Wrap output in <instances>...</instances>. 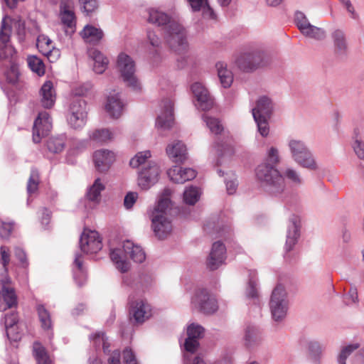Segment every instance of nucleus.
<instances>
[{
	"label": "nucleus",
	"mask_w": 364,
	"mask_h": 364,
	"mask_svg": "<svg viewBox=\"0 0 364 364\" xmlns=\"http://www.w3.org/2000/svg\"><path fill=\"white\" fill-rule=\"evenodd\" d=\"M279 148L268 146L265 151L264 162L256 169V177L261 183L266 192L272 196L280 195L285 188L284 176L280 173L276 166L281 162Z\"/></svg>",
	"instance_id": "1"
},
{
	"label": "nucleus",
	"mask_w": 364,
	"mask_h": 364,
	"mask_svg": "<svg viewBox=\"0 0 364 364\" xmlns=\"http://www.w3.org/2000/svg\"><path fill=\"white\" fill-rule=\"evenodd\" d=\"M148 21L159 26L167 25L165 39L170 48L178 53H183L188 47L184 28L178 22L171 21L166 13L156 9H148Z\"/></svg>",
	"instance_id": "2"
},
{
	"label": "nucleus",
	"mask_w": 364,
	"mask_h": 364,
	"mask_svg": "<svg viewBox=\"0 0 364 364\" xmlns=\"http://www.w3.org/2000/svg\"><path fill=\"white\" fill-rule=\"evenodd\" d=\"M171 194L170 189L164 190L151 215L153 230L155 235L160 240L169 235L173 229L171 221L168 216V211L171 206Z\"/></svg>",
	"instance_id": "3"
},
{
	"label": "nucleus",
	"mask_w": 364,
	"mask_h": 364,
	"mask_svg": "<svg viewBox=\"0 0 364 364\" xmlns=\"http://www.w3.org/2000/svg\"><path fill=\"white\" fill-rule=\"evenodd\" d=\"M11 27L7 23L6 18H4L1 22L0 31V59L6 60L5 66L8 69L5 71V76L10 83H15L18 78L19 72L16 60V51L9 43Z\"/></svg>",
	"instance_id": "4"
},
{
	"label": "nucleus",
	"mask_w": 364,
	"mask_h": 364,
	"mask_svg": "<svg viewBox=\"0 0 364 364\" xmlns=\"http://www.w3.org/2000/svg\"><path fill=\"white\" fill-rule=\"evenodd\" d=\"M127 256L137 263H141L146 259L145 252L141 246L130 240L124 241L122 247L113 249L110 252L112 262L116 269L122 273L128 272L130 268V264L127 259Z\"/></svg>",
	"instance_id": "5"
},
{
	"label": "nucleus",
	"mask_w": 364,
	"mask_h": 364,
	"mask_svg": "<svg viewBox=\"0 0 364 364\" xmlns=\"http://www.w3.org/2000/svg\"><path fill=\"white\" fill-rule=\"evenodd\" d=\"M287 146L292 160L299 166L309 171H317L319 164L306 144L300 139H290Z\"/></svg>",
	"instance_id": "6"
},
{
	"label": "nucleus",
	"mask_w": 364,
	"mask_h": 364,
	"mask_svg": "<svg viewBox=\"0 0 364 364\" xmlns=\"http://www.w3.org/2000/svg\"><path fill=\"white\" fill-rule=\"evenodd\" d=\"M117 68L125 85L132 91L139 92L142 85L136 75V65L133 59L124 53L118 55Z\"/></svg>",
	"instance_id": "7"
},
{
	"label": "nucleus",
	"mask_w": 364,
	"mask_h": 364,
	"mask_svg": "<svg viewBox=\"0 0 364 364\" xmlns=\"http://www.w3.org/2000/svg\"><path fill=\"white\" fill-rule=\"evenodd\" d=\"M269 309L272 319L276 322L283 321L289 309L288 294L285 287L282 284L277 285L273 289L269 299Z\"/></svg>",
	"instance_id": "8"
},
{
	"label": "nucleus",
	"mask_w": 364,
	"mask_h": 364,
	"mask_svg": "<svg viewBox=\"0 0 364 364\" xmlns=\"http://www.w3.org/2000/svg\"><path fill=\"white\" fill-rule=\"evenodd\" d=\"M238 67L246 72L254 70L267 63V53L260 49L245 52L237 58Z\"/></svg>",
	"instance_id": "9"
},
{
	"label": "nucleus",
	"mask_w": 364,
	"mask_h": 364,
	"mask_svg": "<svg viewBox=\"0 0 364 364\" xmlns=\"http://www.w3.org/2000/svg\"><path fill=\"white\" fill-rule=\"evenodd\" d=\"M161 173V166L157 162L149 161L138 173V186L142 190L149 189L158 182Z\"/></svg>",
	"instance_id": "10"
},
{
	"label": "nucleus",
	"mask_w": 364,
	"mask_h": 364,
	"mask_svg": "<svg viewBox=\"0 0 364 364\" xmlns=\"http://www.w3.org/2000/svg\"><path fill=\"white\" fill-rule=\"evenodd\" d=\"M86 102L81 98L73 100L68 111V121L75 129H81L86 123Z\"/></svg>",
	"instance_id": "11"
},
{
	"label": "nucleus",
	"mask_w": 364,
	"mask_h": 364,
	"mask_svg": "<svg viewBox=\"0 0 364 364\" xmlns=\"http://www.w3.org/2000/svg\"><path fill=\"white\" fill-rule=\"evenodd\" d=\"M191 305L194 309L206 314H213L218 309L215 297L210 295L205 289L196 291L191 299Z\"/></svg>",
	"instance_id": "12"
},
{
	"label": "nucleus",
	"mask_w": 364,
	"mask_h": 364,
	"mask_svg": "<svg viewBox=\"0 0 364 364\" xmlns=\"http://www.w3.org/2000/svg\"><path fill=\"white\" fill-rule=\"evenodd\" d=\"M301 217L295 213H291L287 222L286 242L284 249L291 251L297 243L301 235Z\"/></svg>",
	"instance_id": "13"
},
{
	"label": "nucleus",
	"mask_w": 364,
	"mask_h": 364,
	"mask_svg": "<svg viewBox=\"0 0 364 364\" xmlns=\"http://www.w3.org/2000/svg\"><path fill=\"white\" fill-rule=\"evenodd\" d=\"M191 89L196 100V106L198 109L208 111L213 107V98L202 82L193 83Z\"/></svg>",
	"instance_id": "14"
},
{
	"label": "nucleus",
	"mask_w": 364,
	"mask_h": 364,
	"mask_svg": "<svg viewBox=\"0 0 364 364\" xmlns=\"http://www.w3.org/2000/svg\"><path fill=\"white\" fill-rule=\"evenodd\" d=\"M80 246L82 252L95 254L102 247V240L97 231L85 229L81 235Z\"/></svg>",
	"instance_id": "15"
},
{
	"label": "nucleus",
	"mask_w": 364,
	"mask_h": 364,
	"mask_svg": "<svg viewBox=\"0 0 364 364\" xmlns=\"http://www.w3.org/2000/svg\"><path fill=\"white\" fill-rule=\"evenodd\" d=\"M52 129V121L48 112L44 111L38 114L33 128V141L39 143L47 136Z\"/></svg>",
	"instance_id": "16"
},
{
	"label": "nucleus",
	"mask_w": 364,
	"mask_h": 364,
	"mask_svg": "<svg viewBox=\"0 0 364 364\" xmlns=\"http://www.w3.org/2000/svg\"><path fill=\"white\" fill-rule=\"evenodd\" d=\"M1 299L5 304L2 307L0 306V311L12 308L17 304L16 293L7 275L3 277L0 280V300Z\"/></svg>",
	"instance_id": "17"
},
{
	"label": "nucleus",
	"mask_w": 364,
	"mask_h": 364,
	"mask_svg": "<svg viewBox=\"0 0 364 364\" xmlns=\"http://www.w3.org/2000/svg\"><path fill=\"white\" fill-rule=\"evenodd\" d=\"M129 314L136 323H141L151 316V306L146 301L136 299L129 302Z\"/></svg>",
	"instance_id": "18"
},
{
	"label": "nucleus",
	"mask_w": 364,
	"mask_h": 364,
	"mask_svg": "<svg viewBox=\"0 0 364 364\" xmlns=\"http://www.w3.org/2000/svg\"><path fill=\"white\" fill-rule=\"evenodd\" d=\"M161 107V111L157 117L156 126L163 129H170L174 121L173 100L170 98L164 100Z\"/></svg>",
	"instance_id": "19"
},
{
	"label": "nucleus",
	"mask_w": 364,
	"mask_h": 364,
	"mask_svg": "<svg viewBox=\"0 0 364 364\" xmlns=\"http://www.w3.org/2000/svg\"><path fill=\"white\" fill-rule=\"evenodd\" d=\"M125 105L121 99L119 92L113 90L107 96L105 104V110L109 116L113 119L119 118L124 110Z\"/></svg>",
	"instance_id": "20"
},
{
	"label": "nucleus",
	"mask_w": 364,
	"mask_h": 364,
	"mask_svg": "<svg viewBox=\"0 0 364 364\" xmlns=\"http://www.w3.org/2000/svg\"><path fill=\"white\" fill-rule=\"evenodd\" d=\"M36 46L39 51L51 63L55 62L60 56V50L55 48L53 41L45 35L38 37Z\"/></svg>",
	"instance_id": "21"
},
{
	"label": "nucleus",
	"mask_w": 364,
	"mask_h": 364,
	"mask_svg": "<svg viewBox=\"0 0 364 364\" xmlns=\"http://www.w3.org/2000/svg\"><path fill=\"white\" fill-rule=\"evenodd\" d=\"M226 249L220 242H215L213 244L210 252L207 259V266L211 269H218L226 258Z\"/></svg>",
	"instance_id": "22"
},
{
	"label": "nucleus",
	"mask_w": 364,
	"mask_h": 364,
	"mask_svg": "<svg viewBox=\"0 0 364 364\" xmlns=\"http://www.w3.org/2000/svg\"><path fill=\"white\" fill-rule=\"evenodd\" d=\"M274 109V103L272 100L263 95L258 98L255 107L252 109L253 118H271Z\"/></svg>",
	"instance_id": "23"
},
{
	"label": "nucleus",
	"mask_w": 364,
	"mask_h": 364,
	"mask_svg": "<svg viewBox=\"0 0 364 364\" xmlns=\"http://www.w3.org/2000/svg\"><path fill=\"white\" fill-rule=\"evenodd\" d=\"M93 161L98 171L106 172L115 161V154L107 149L97 150L94 153Z\"/></svg>",
	"instance_id": "24"
},
{
	"label": "nucleus",
	"mask_w": 364,
	"mask_h": 364,
	"mask_svg": "<svg viewBox=\"0 0 364 364\" xmlns=\"http://www.w3.org/2000/svg\"><path fill=\"white\" fill-rule=\"evenodd\" d=\"M167 174L171 181L176 183H184L193 179L196 176L195 170L190 168H182L174 166L169 168Z\"/></svg>",
	"instance_id": "25"
},
{
	"label": "nucleus",
	"mask_w": 364,
	"mask_h": 364,
	"mask_svg": "<svg viewBox=\"0 0 364 364\" xmlns=\"http://www.w3.org/2000/svg\"><path fill=\"white\" fill-rule=\"evenodd\" d=\"M168 157L175 163H182L187 159V149L181 141H174L168 144L166 148Z\"/></svg>",
	"instance_id": "26"
},
{
	"label": "nucleus",
	"mask_w": 364,
	"mask_h": 364,
	"mask_svg": "<svg viewBox=\"0 0 364 364\" xmlns=\"http://www.w3.org/2000/svg\"><path fill=\"white\" fill-rule=\"evenodd\" d=\"M40 102L46 109L53 107L56 100V92L51 81H46L39 91Z\"/></svg>",
	"instance_id": "27"
},
{
	"label": "nucleus",
	"mask_w": 364,
	"mask_h": 364,
	"mask_svg": "<svg viewBox=\"0 0 364 364\" xmlns=\"http://www.w3.org/2000/svg\"><path fill=\"white\" fill-rule=\"evenodd\" d=\"M60 17L61 22L68 28L75 26V16L72 0H61L60 6Z\"/></svg>",
	"instance_id": "28"
},
{
	"label": "nucleus",
	"mask_w": 364,
	"mask_h": 364,
	"mask_svg": "<svg viewBox=\"0 0 364 364\" xmlns=\"http://www.w3.org/2000/svg\"><path fill=\"white\" fill-rule=\"evenodd\" d=\"M80 34L86 43L93 45L99 43L104 36L102 30L92 25H86Z\"/></svg>",
	"instance_id": "29"
},
{
	"label": "nucleus",
	"mask_w": 364,
	"mask_h": 364,
	"mask_svg": "<svg viewBox=\"0 0 364 364\" xmlns=\"http://www.w3.org/2000/svg\"><path fill=\"white\" fill-rule=\"evenodd\" d=\"M89 57L93 60V70L97 74L103 73L107 68L108 59L98 50L92 48L88 51Z\"/></svg>",
	"instance_id": "30"
},
{
	"label": "nucleus",
	"mask_w": 364,
	"mask_h": 364,
	"mask_svg": "<svg viewBox=\"0 0 364 364\" xmlns=\"http://www.w3.org/2000/svg\"><path fill=\"white\" fill-rule=\"evenodd\" d=\"M215 68L222 87L229 88L233 82L232 71L228 68L227 64L223 62H218L215 64Z\"/></svg>",
	"instance_id": "31"
},
{
	"label": "nucleus",
	"mask_w": 364,
	"mask_h": 364,
	"mask_svg": "<svg viewBox=\"0 0 364 364\" xmlns=\"http://www.w3.org/2000/svg\"><path fill=\"white\" fill-rule=\"evenodd\" d=\"M193 11H201L204 18L213 19L215 13L208 3V0H188Z\"/></svg>",
	"instance_id": "32"
},
{
	"label": "nucleus",
	"mask_w": 364,
	"mask_h": 364,
	"mask_svg": "<svg viewBox=\"0 0 364 364\" xmlns=\"http://www.w3.org/2000/svg\"><path fill=\"white\" fill-rule=\"evenodd\" d=\"M105 188V186L102 180L100 178H96L87 192V200L95 204H98L101 200V192Z\"/></svg>",
	"instance_id": "33"
},
{
	"label": "nucleus",
	"mask_w": 364,
	"mask_h": 364,
	"mask_svg": "<svg viewBox=\"0 0 364 364\" xmlns=\"http://www.w3.org/2000/svg\"><path fill=\"white\" fill-rule=\"evenodd\" d=\"M331 38L336 52L338 54L345 53L347 50L348 45L343 31L339 29L335 30L331 33Z\"/></svg>",
	"instance_id": "34"
},
{
	"label": "nucleus",
	"mask_w": 364,
	"mask_h": 364,
	"mask_svg": "<svg viewBox=\"0 0 364 364\" xmlns=\"http://www.w3.org/2000/svg\"><path fill=\"white\" fill-rule=\"evenodd\" d=\"M308 358L314 364H319L323 348L321 345L315 341H311L308 343Z\"/></svg>",
	"instance_id": "35"
},
{
	"label": "nucleus",
	"mask_w": 364,
	"mask_h": 364,
	"mask_svg": "<svg viewBox=\"0 0 364 364\" xmlns=\"http://www.w3.org/2000/svg\"><path fill=\"white\" fill-rule=\"evenodd\" d=\"M245 345L251 348L259 343L261 339L257 328L252 326H247L245 330Z\"/></svg>",
	"instance_id": "36"
},
{
	"label": "nucleus",
	"mask_w": 364,
	"mask_h": 364,
	"mask_svg": "<svg viewBox=\"0 0 364 364\" xmlns=\"http://www.w3.org/2000/svg\"><path fill=\"white\" fill-rule=\"evenodd\" d=\"M354 138V151L360 159H364V127H359L355 130Z\"/></svg>",
	"instance_id": "37"
},
{
	"label": "nucleus",
	"mask_w": 364,
	"mask_h": 364,
	"mask_svg": "<svg viewBox=\"0 0 364 364\" xmlns=\"http://www.w3.org/2000/svg\"><path fill=\"white\" fill-rule=\"evenodd\" d=\"M33 355L38 364H53L46 348L38 342L33 343Z\"/></svg>",
	"instance_id": "38"
},
{
	"label": "nucleus",
	"mask_w": 364,
	"mask_h": 364,
	"mask_svg": "<svg viewBox=\"0 0 364 364\" xmlns=\"http://www.w3.org/2000/svg\"><path fill=\"white\" fill-rule=\"evenodd\" d=\"M301 33L309 38L316 41H322L326 37V32L324 29L310 24Z\"/></svg>",
	"instance_id": "39"
},
{
	"label": "nucleus",
	"mask_w": 364,
	"mask_h": 364,
	"mask_svg": "<svg viewBox=\"0 0 364 364\" xmlns=\"http://www.w3.org/2000/svg\"><path fill=\"white\" fill-rule=\"evenodd\" d=\"M215 154L219 157L230 156L234 154V148L230 141L216 142L213 146Z\"/></svg>",
	"instance_id": "40"
},
{
	"label": "nucleus",
	"mask_w": 364,
	"mask_h": 364,
	"mask_svg": "<svg viewBox=\"0 0 364 364\" xmlns=\"http://www.w3.org/2000/svg\"><path fill=\"white\" fill-rule=\"evenodd\" d=\"M114 134L108 129H96L93 131L90 137L97 142H107L114 138Z\"/></svg>",
	"instance_id": "41"
},
{
	"label": "nucleus",
	"mask_w": 364,
	"mask_h": 364,
	"mask_svg": "<svg viewBox=\"0 0 364 364\" xmlns=\"http://www.w3.org/2000/svg\"><path fill=\"white\" fill-rule=\"evenodd\" d=\"M151 157V153L149 150L139 151L136 153L131 159L129 161L130 166L134 168H139L140 166L144 165L145 166L146 164V161Z\"/></svg>",
	"instance_id": "42"
},
{
	"label": "nucleus",
	"mask_w": 364,
	"mask_h": 364,
	"mask_svg": "<svg viewBox=\"0 0 364 364\" xmlns=\"http://www.w3.org/2000/svg\"><path fill=\"white\" fill-rule=\"evenodd\" d=\"M37 311L41 327L45 330L51 328L52 321L48 311L43 306L39 305L37 307Z\"/></svg>",
	"instance_id": "43"
},
{
	"label": "nucleus",
	"mask_w": 364,
	"mask_h": 364,
	"mask_svg": "<svg viewBox=\"0 0 364 364\" xmlns=\"http://www.w3.org/2000/svg\"><path fill=\"white\" fill-rule=\"evenodd\" d=\"M27 63L31 70L39 76L44 75L45 66L41 59L35 55L28 56Z\"/></svg>",
	"instance_id": "44"
},
{
	"label": "nucleus",
	"mask_w": 364,
	"mask_h": 364,
	"mask_svg": "<svg viewBox=\"0 0 364 364\" xmlns=\"http://www.w3.org/2000/svg\"><path fill=\"white\" fill-rule=\"evenodd\" d=\"M200 191L196 187L191 186L183 193V200L186 204L194 205L200 198Z\"/></svg>",
	"instance_id": "45"
},
{
	"label": "nucleus",
	"mask_w": 364,
	"mask_h": 364,
	"mask_svg": "<svg viewBox=\"0 0 364 364\" xmlns=\"http://www.w3.org/2000/svg\"><path fill=\"white\" fill-rule=\"evenodd\" d=\"M284 176L294 186H300L304 182L300 173L293 168H287L284 172Z\"/></svg>",
	"instance_id": "46"
},
{
	"label": "nucleus",
	"mask_w": 364,
	"mask_h": 364,
	"mask_svg": "<svg viewBox=\"0 0 364 364\" xmlns=\"http://www.w3.org/2000/svg\"><path fill=\"white\" fill-rule=\"evenodd\" d=\"M48 150L53 153H60L65 148V139L63 136L52 137L47 142Z\"/></svg>",
	"instance_id": "47"
},
{
	"label": "nucleus",
	"mask_w": 364,
	"mask_h": 364,
	"mask_svg": "<svg viewBox=\"0 0 364 364\" xmlns=\"http://www.w3.org/2000/svg\"><path fill=\"white\" fill-rule=\"evenodd\" d=\"M358 347L359 345L357 343L350 344L343 347L337 355V364H346L347 358L351 355V353L353 351L358 349Z\"/></svg>",
	"instance_id": "48"
},
{
	"label": "nucleus",
	"mask_w": 364,
	"mask_h": 364,
	"mask_svg": "<svg viewBox=\"0 0 364 364\" xmlns=\"http://www.w3.org/2000/svg\"><path fill=\"white\" fill-rule=\"evenodd\" d=\"M203 119L212 133L219 134L223 131V127L218 119L207 115H203Z\"/></svg>",
	"instance_id": "49"
},
{
	"label": "nucleus",
	"mask_w": 364,
	"mask_h": 364,
	"mask_svg": "<svg viewBox=\"0 0 364 364\" xmlns=\"http://www.w3.org/2000/svg\"><path fill=\"white\" fill-rule=\"evenodd\" d=\"M39 174L36 169L33 168L28 181L27 191L29 195L34 193L38 188Z\"/></svg>",
	"instance_id": "50"
},
{
	"label": "nucleus",
	"mask_w": 364,
	"mask_h": 364,
	"mask_svg": "<svg viewBox=\"0 0 364 364\" xmlns=\"http://www.w3.org/2000/svg\"><path fill=\"white\" fill-rule=\"evenodd\" d=\"M270 118H254L255 122L257 124V130L260 135L263 137L268 136L269 134V120Z\"/></svg>",
	"instance_id": "51"
},
{
	"label": "nucleus",
	"mask_w": 364,
	"mask_h": 364,
	"mask_svg": "<svg viewBox=\"0 0 364 364\" xmlns=\"http://www.w3.org/2000/svg\"><path fill=\"white\" fill-rule=\"evenodd\" d=\"M246 295L248 298L255 299L257 297V281L255 279V272H251L250 273V279L246 290Z\"/></svg>",
	"instance_id": "52"
},
{
	"label": "nucleus",
	"mask_w": 364,
	"mask_h": 364,
	"mask_svg": "<svg viewBox=\"0 0 364 364\" xmlns=\"http://www.w3.org/2000/svg\"><path fill=\"white\" fill-rule=\"evenodd\" d=\"M187 334L188 336L198 340L203 336L204 328L200 325L192 323L188 327Z\"/></svg>",
	"instance_id": "53"
},
{
	"label": "nucleus",
	"mask_w": 364,
	"mask_h": 364,
	"mask_svg": "<svg viewBox=\"0 0 364 364\" xmlns=\"http://www.w3.org/2000/svg\"><path fill=\"white\" fill-rule=\"evenodd\" d=\"M10 250L6 246L0 247V262L3 265V269L5 272H7V266L10 262Z\"/></svg>",
	"instance_id": "54"
},
{
	"label": "nucleus",
	"mask_w": 364,
	"mask_h": 364,
	"mask_svg": "<svg viewBox=\"0 0 364 364\" xmlns=\"http://www.w3.org/2000/svg\"><path fill=\"white\" fill-rule=\"evenodd\" d=\"M81 9L87 15L95 11L97 8L96 0H79Z\"/></svg>",
	"instance_id": "55"
},
{
	"label": "nucleus",
	"mask_w": 364,
	"mask_h": 364,
	"mask_svg": "<svg viewBox=\"0 0 364 364\" xmlns=\"http://www.w3.org/2000/svg\"><path fill=\"white\" fill-rule=\"evenodd\" d=\"M295 21L301 33L311 24L306 16L302 12H297L296 14Z\"/></svg>",
	"instance_id": "56"
},
{
	"label": "nucleus",
	"mask_w": 364,
	"mask_h": 364,
	"mask_svg": "<svg viewBox=\"0 0 364 364\" xmlns=\"http://www.w3.org/2000/svg\"><path fill=\"white\" fill-rule=\"evenodd\" d=\"M74 264L77 267V269L75 270V272H74V278L77 281V275L80 274L82 276V281L78 282V284L80 286H81L83 284V282H85V278L84 276V272H83V269H82V261L80 260V255H75Z\"/></svg>",
	"instance_id": "57"
},
{
	"label": "nucleus",
	"mask_w": 364,
	"mask_h": 364,
	"mask_svg": "<svg viewBox=\"0 0 364 364\" xmlns=\"http://www.w3.org/2000/svg\"><path fill=\"white\" fill-rule=\"evenodd\" d=\"M92 338L94 341L95 345L100 346L102 344L104 351L107 352L108 350L109 345L107 343V338L103 333L98 332L95 333Z\"/></svg>",
	"instance_id": "58"
},
{
	"label": "nucleus",
	"mask_w": 364,
	"mask_h": 364,
	"mask_svg": "<svg viewBox=\"0 0 364 364\" xmlns=\"http://www.w3.org/2000/svg\"><path fill=\"white\" fill-rule=\"evenodd\" d=\"M138 193L136 192L130 191L127 193L124 199V205L126 209H131L138 198Z\"/></svg>",
	"instance_id": "59"
},
{
	"label": "nucleus",
	"mask_w": 364,
	"mask_h": 364,
	"mask_svg": "<svg viewBox=\"0 0 364 364\" xmlns=\"http://www.w3.org/2000/svg\"><path fill=\"white\" fill-rule=\"evenodd\" d=\"M225 184L228 194H233L235 193L237 188V182L233 173H232L228 178L225 179Z\"/></svg>",
	"instance_id": "60"
},
{
	"label": "nucleus",
	"mask_w": 364,
	"mask_h": 364,
	"mask_svg": "<svg viewBox=\"0 0 364 364\" xmlns=\"http://www.w3.org/2000/svg\"><path fill=\"white\" fill-rule=\"evenodd\" d=\"M198 346L199 343L198 340L189 336L187 337L184 343L186 350L191 353H195L197 350Z\"/></svg>",
	"instance_id": "61"
},
{
	"label": "nucleus",
	"mask_w": 364,
	"mask_h": 364,
	"mask_svg": "<svg viewBox=\"0 0 364 364\" xmlns=\"http://www.w3.org/2000/svg\"><path fill=\"white\" fill-rule=\"evenodd\" d=\"M6 336L11 341H17L21 339V333L18 331V326L6 328Z\"/></svg>",
	"instance_id": "62"
},
{
	"label": "nucleus",
	"mask_w": 364,
	"mask_h": 364,
	"mask_svg": "<svg viewBox=\"0 0 364 364\" xmlns=\"http://www.w3.org/2000/svg\"><path fill=\"white\" fill-rule=\"evenodd\" d=\"M147 40L149 44L154 48H159L161 46V38L154 31L149 30L147 31Z\"/></svg>",
	"instance_id": "63"
},
{
	"label": "nucleus",
	"mask_w": 364,
	"mask_h": 364,
	"mask_svg": "<svg viewBox=\"0 0 364 364\" xmlns=\"http://www.w3.org/2000/svg\"><path fill=\"white\" fill-rule=\"evenodd\" d=\"M123 360L125 364H138L134 353L129 348L123 351Z\"/></svg>",
	"instance_id": "64"
}]
</instances>
